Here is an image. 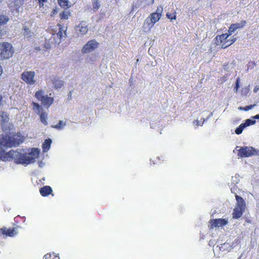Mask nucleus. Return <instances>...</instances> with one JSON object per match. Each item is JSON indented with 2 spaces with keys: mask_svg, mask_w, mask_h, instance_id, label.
<instances>
[{
  "mask_svg": "<svg viewBox=\"0 0 259 259\" xmlns=\"http://www.w3.org/2000/svg\"><path fill=\"white\" fill-rule=\"evenodd\" d=\"M14 50L12 45L9 42L0 43V59L7 60L12 57Z\"/></svg>",
  "mask_w": 259,
  "mask_h": 259,
  "instance_id": "7ed1b4c3",
  "label": "nucleus"
},
{
  "mask_svg": "<svg viewBox=\"0 0 259 259\" xmlns=\"http://www.w3.org/2000/svg\"><path fill=\"white\" fill-rule=\"evenodd\" d=\"M167 18L172 21V20H175L176 19V15L175 14H172L169 13H166V15Z\"/></svg>",
  "mask_w": 259,
  "mask_h": 259,
  "instance_id": "473e14b6",
  "label": "nucleus"
},
{
  "mask_svg": "<svg viewBox=\"0 0 259 259\" xmlns=\"http://www.w3.org/2000/svg\"><path fill=\"white\" fill-rule=\"evenodd\" d=\"M32 106H33V107H32L33 110L37 114H39L40 113V109H41L40 106L38 103H34V102H33L32 103Z\"/></svg>",
  "mask_w": 259,
  "mask_h": 259,
  "instance_id": "cd10ccee",
  "label": "nucleus"
},
{
  "mask_svg": "<svg viewBox=\"0 0 259 259\" xmlns=\"http://www.w3.org/2000/svg\"><path fill=\"white\" fill-rule=\"evenodd\" d=\"M153 25L154 24L150 21V19L149 18H147L143 24V29L144 31L147 32L150 31Z\"/></svg>",
  "mask_w": 259,
  "mask_h": 259,
  "instance_id": "6ab92c4d",
  "label": "nucleus"
},
{
  "mask_svg": "<svg viewBox=\"0 0 259 259\" xmlns=\"http://www.w3.org/2000/svg\"><path fill=\"white\" fill-rule=\"evenodd\" d=\"M253 91L256 92L257 91V89L254 88Z\"/></svg>",
  "mask_w": 259,
  "mask_h": 259,
  "instance_id": "de8ad7c7",
  "label": "nucleus"
},
{
  "mask_svg": "<svg viewBox=\"0 0 259 259\" xmlns=\"http://www.w3.org/2000/svg\"><path fill=\"white\" fill-rule=\"evenodd\" d=\"M229 39H230L231 40H234V42H235V41H236V37H235L234 36L232 37H232H231V38H230Z\"/></svg>",
  "mask_w": 259,
  "mask_h": 259,
  "instance_id": "79ce46f5",
  "label": "nucleus"
},
{
  "mask_svg": "<svg viewBox=\"0 0 259 259\" xmlns=\"http://www.w3.org/2000/svg\"><path fill=\"white\" fill-rule=\"evenodd\" d=\"M2 72H3L2 67L0 65V75L2 74Z\"/></svg>",
  "mask_w": 259,
  "mask_h": 259,
  "instance_id": "37998d69",
  "label": "nucleus"
},
{
  "mask_svg": "<svg viewBox=\"0 0 259 259\" xmlns=\"http://www.w3.org/2000/svg\"><path fill=\"white\" fill-rule=\"evenodd\" d=\"M239 88V78H238L237 79V80H236V86L235 87V88L234 89V91L235 92H237Z\"/></svg>",
  "mask_w": 259,
  "mask_h": 259,
  "instance_id": "f704fd0d",
  "label": "nucleus"
},
{
  "mask_svg": "<svg viewBox=\"0 0 259 259\" xmlns=\"http://www.w3.org/2000/svg\"><path fill=\"white\" fill-rule=\"evenodd\" d=\"M9 20V19L7 16L0 14V25L6 24Z\"/></svg>",
  "mask_w": 259,
  "mask_h": 259,
  "instance_id": "c85d7f7f",
  "label": "nucleus"
},
{
  "mask_svg": "<svg viewBox=\"0 0 259 259\" xmlns=\"http://www.w3.org/2000/svg\"><path fill=\"white\" fill-rule=\"evenodd\" d=\"M255 123V120H253L250 119H247L245 120V122L241 123L236 130L235 133L237 135H240L242 133L243 130L249 125L254 124Z\"/></svg>",
  "mask_w": 259,
  "mask_h": 259,
  "instance_id": "9d476101",
  "label": "nucleus"
},
{
  "mask_svg": "<svg viewBox=\"0 0 259 259\" xmlns=\"http://www.w3.org/2000/svg\"><path fill=\"white\" fill-rule=\"evenodd\" d=\"M253 119H259V114H257L254 116L252 117Z\"/></svg>",
  "mask_w": 259,
  "mask_h": 259,
  "instance_id": "a19ab883",
  "label": "nucleus"
},
{
  "mask_svg": "<svg viewBox=\"0 0 259 259\" xmlns=\"http://www.w3.org/2000/svg\"><path fill=\"white\" fill-rule=\"evenodd\" d=\"M254 65V63H253V62H250V63H249V66H252V65Z\"/></svg>",
  "mask_w": 259,
  "mask_h": 259,
  "instance_id": "c03bdc74",
  "label": "nucleus"
},
{
  "mask_svg": "<svg viewBox=\"0 0 259 259\" xmlns=\"http://www.w3.org/2000/svg\"><path fill=\"white\" fill-rule=\"evenodd\" d=\"M236 199L237 202V206H236V207L245 209V202H244L243 199L238 195H236Z\"/></svg>",
  "mask_w": 259,
  "mask_h": 259,
  "instance_id": "4be33fe9",
  "label": "nucleus"
},
{
  "mask_svg": "<svg viewBox=\"0 0 259 259\" xmlns=\"http://www.w3.org/2000/svg\"><path fill=\"white\" fill-rule=\"evenodd\" d=\"M234 42V40H231L230 39L227 38V40L222 45V48H226L230 46Z\"/></svg>",
  "mask_w": 259,
  "mask_h": 259,
  "instance_id": "7c9ffc66",
  "label": "nucleus"
},
{
  "mask_svg": "<svg viewBox=\"0 0 259 259\" xmlns=\"http://www.w3.org/2000/svg\"><path fill=\"white\" fill-rule=\"evenodd\" d=\"M212 116V113L209 114V116L207 117V119L209 118L210 117Z\"/></svg>",
  "mask_w": 259,
  "mask_h": 259,
  "instance_id": "a18cd8bd",
  "label": "nucleus"
},
{
  "mask_svg": "<svg viewBox=\"0 0 259 259\" xmlns=\"http://www.w3.org/2000/svg\"><path fill=\"white\" fill-rule=\"evenodd\" d=\"M241 27V25L239 23L232 24L229 28L228 33L230 35H231L232 33Z\"/></svg>",
  "mask_w": 259,
  "mask_h": 259,
  "instance_id": "393cba45",
  "label": "nucleus"
},
{
  "mask_svg": "<svg viewBox=\"0 0 259 259\" xmlns=\"http://www.w3.org/2000/svg\"><path fill=\"white\" fill-rule=\"evenodd\" d=\"M75 29L78 35H83L88 31V25L85 22L82 21L76 26Z\"/></svg>",
  "mask_w": 259,
  "mask_h": 259,
  "instance_id": "9b49d317",
  "label": "nucleus"
},
{
  "mask_svg": "<svg viewBox=\"0 0 259 259\" xmlns=\"http://www.w3.org/2000/svg\"><path fill=\"white\" fill-rule=\"evenodd\" d=\"M22 79L27 84L34 85L36 81L35 73L32 71H25L21 74Z\"/></svg>",
  "mask_w": 259,
  "mask_h": 259,
  "instance_id": "0eeeda50",
  "label": "nucleus"
},
{
  "mask_svg": "<svg viewBox=\"0 0 259 259\" xmlns=\"http://www.w3.org/2000/svg\"><path fill=\"white\" fill-rule=\"evenodd\" d=\"M52 140L50 139H46L42 145L44 152H47L50 148Z\"/></svg>",
  "mask_w": 259,
  "mask_h": 259,
  "instance_id": "5701e85b",
  "label": "nucleus"
},
{
  "mask_svg": "<svg viewBox=\"0 0 259 259\" xmlns=\"http://www.w3.org/2000/svg\"><path fill=\"white\" fill-rule=\"evenodd\" d=\"M58 27L57 30L52 33V36L49 40L51 44H59L62 38L66 37L65 27H62L60 25H58Z\"/></svg>",
  "mask_w": 259,
  "mask_h": 259,
  "instance_id": "423d86ee",
  "label": "nucleus"
},
{
  "mask_svg": "<svg viewBox=\"0 0 259 259\" xmlns=\"http://www.w3.org/2000/svg\"><path fill=\"white\" fill-rule=\"evenodd\" d=\"M48 83L51 87L59 89L64 85V81L57 77L53 76Z\"/></svg>",
  "mask_w": 259,
  "mask_h": 259,
  "instance_id": "1a4fd4ad",
  "label": "nucleus"
},
{
  "mask_svg": "<svg viewBox=\"0 0 259 259\" xmlns=\"http://www.w3.org/2000/svg\"><path fill=\"white\" fill-rule=\"evenodd\" d=\"M230 35L229 33L222 34L220 35H218L215 37L216 44L223 45V44L227 40Z\"/></svg>",
  "mask_w": 259,
  "mask_h": 259,
  "instance_id": "f3484780",
  "label": "nucleus"
},
{
  "mask_svg": "<svg viewBox=\"0 0 259 259\" xmlns=\"http://www.w3.org/2000/svg\"><path fill=\"white\" fill-rule=\"evenodd\" d=\"M255 106V104L246 106L243 108V110L246 111H248L249 110L252 109Z\"/></svg>",
  "mask_w": 259,
  "mask_h": 259,
  "instance_id": "c9c22d12",
  "label": "nucleus"
},
{
  "mask_svg": "<svg viewBox=\"0 0 259 259\" xmlns=\"http://www.w3.org/2000/svg\"><path fill=\"white\" fill-rule=\"evenodd\" d=\"M154 0H152V3H153V2H154Z\"/></svg>",
  "mask_w": 259,
  "mask_h": 259,
  "instance_id": "603ef678",
  "label": "nucleus"
},
{
  "mask_svg": "<svg viewBox=\"0 0 259 259\" xmlns=\"http://www.w3.org/2000/svg\"><path fill=\"white\" fill-rule=\"evenodd\" d=\"M245 93V91H243V90L242 91V94H243L244 93Z\"/></svg>",
  "mask_w": 259,
  "mask_h": 259,
  "instance_id": "3c124183",
  "label": "nucleus"
},
{
  "mask_svg": "<svg viewBox=\"0 0 259 259\" xmlns=\"http://www.w3.org/2000/svg\"><path fill=\"white\" fill-rule=\"evenodd\" d=\"M243 108H244V107H239L238 108V109H239V110H243Z\"/></svg>",
  "mask_w": 259,
  "mask_h": 259,
  "instance_id": "49530a36",
  "label": "nucleus"
},
{
  "mask_svg": "<svg viewBox=\"0 0 259 259\" xmlns=\"http://www.w3.org/2000/svg\"><path fill=\"white\" fill-rule=\"evenodd\" d=\"M38 165L40 167H42L45 166V163L42 161H40L38 162Z\"/></svg>",
  "mask_w": 259,
  "mask_h": 259,
  "instance_id": "ea45409f",
  "label": "nucleus"
},
{
  "mask_svg": "<svg viewBox=\"0 0 259 259\" xmlns=\"http://www.w3.org/2000/svg\"><path fill=\"white\" fill-rule=\"evenodd\" d=\"M204 121L205 119L204 118H202L200 120H196L194 121L193 123L195 125L202 126L203 124Z\"/></svg>",
  "mask_w": 259,
  "mask_h": 259,
  "instance_id": "2f4dec72",
  "label": "nucleus"
},
{
  "mask_svg": "<svg viewBox=\"0 0 259 259\" xmlns=\"http://www.w3.org/2000/svg\"><path fill=\"white\" fill-rule=\"evenodd\" d=\"M0 231L2 232L3 235H6L7 236L13 237L18 233L16 228L11 229H1Z\"/></svg>",
  "mask_w": 259,
  "mask_h": 259,
  "instance_id": "dca6fc26",
  "label": "nucleus"
},
{
  "mask_svg": "<svg viewBox=\"0 0 259 259\" xmlns=\"http://www.w3.org/2000/svg\"><path fill=\"white\" fill-rule=\"evenodd\" d=\"M40 119L41 122L45 125H47L48 124V114L46 112H44L42 113H40Z\"/></svg>",
  "mask_w": 259,
  "mask_h": 259,
  "instance_id": "a878e982",
  "label": "nucleus"
},
{
  "mask_svg": "<svg viewBox=\"0 0 259 259\" xmlns=\"http://www.w3.org/2000/svg\"><path fill=\"white\" fill-rule=\"evenodd\" d=\"M163 8L162 7H159L157 8L156 12L154 13L158 14L160 16H161V13H162Z\"/></svg>",
  "mask_w": 259,
  "mask_h": 259,
  "instance_id": "72a5a7b5",
  "label": "nucleus"
},
{
  "mask_svg": "<svg viewBox=\"0 0 259 259\" xmlns=\"http://www.w3.org/2000/svg\"><path fill=\"white\" fill-rule=\"evenodd\" d=\"M60 17L62 19H68V14L67 13H62L60 14Z\"/></svg>",
  "mask_w": 259,
  "mask_h": 259,
  "instance_id": "e433bc0d",
  "label": "nucleus"
},
{
  "mask_svg": "<svg viewBox=\"0 0 259 259\" xmlns=\"http://www.w3.org/2000/svg\"><path fill=\"white\" fill-rule=\"evenodd\" d=\"M98 44L95 39L91 40L83 47L81 52L84 54L92 52L98 48Z\"/></svg>",
  "mask_w": 259,
  "mask_h": 259,
  "instance_id": "6e6552de",
  "label": "nucleus"
},
{
  "mask_svg": "<svg viewBox=\"0 0 259 259\" xmlns=\"http://www.w3.org/2000/svg\"><path fill=\"white\" fill-rule=\"evenodd\" d=\"M210 223L211 228H213L226 225L228 223V220L224 219H213Z\"/></svg>",
  "mask_w": 259,
  "mask_h": 259,
  "instance_id": "4468645a",
  "label": "nucleus"
},
{
  "mask_svg": "<svg viewBox=\"0 0 259 259\" xmlns=\"http://www.w3.org/2000/svg\"><path fill=\"white\" fill-rule=\"evenodd\" d=\"M245 94H246V93H247V89H245Z\"/></svg>",
  "mask_w": 259,
  "mask_h": 259,
  "instance_id": "09e8293b",
  "label": "nucleus"
},
{
  "mask_svg": "<svg viewBox=\"0 0 259 259\" xmlns=\"http://www.w3.org/2000/svg\"><path fill=\"white\" fill-rule=\"evenodd\" d=\"M238 151L237 155L240 157H248L252 156L259 155V150L252 147H236Z\"/></svg>",
  "mask_w": 259,
  "mask_h": 259,
  "instance_id": "20e7f679",
  "label": "nucleus"
},
{
  "mask_svg": "<svg viewBox=\"0 0 259 259\" xmlns=\"http://www.w3.org/2000/svg\"><path fill=\"white\" fill-rule=\"evenodd\" d=\"M40 7H42L44 5V2H46L47 0H37Z\"/></svg>",
  "mask_w": 259,
  "mask_h": 259,
  "instance_id": "4c0bfd02",
  "label": "nucleus"
},
{
  "mask_svg": "<svg viewBox=\"0 0 259 259\" xmlns=\"http://www.w3.org/2000/svg\"><path fill=\"white\" fill-rule=\"evenodd\" d=\"M76 0H58L60 6L62 8L71 7L76 2Z\"/></svg>",
  "mask_w": 259,
  "mask_h": 259,
  "instance_id": "a211bd4d",
  "label": "nucleus"
},
{
  "mask_svg": "<svg viewBox=\"0 0 259 259\" xmlns=\"http://www.w3.org/2000/svg\"><path fill=\"white\" fill-rule=\"evenodd\" d=\"M92 6L93 10L97 11L101 7V4L98 0H93Z\"/></svg>",
  "mask_w": 259,
  "mask_h": 259,
  "instance_id": "bb28decb",
  "label": "nucleus"
},
{
  "mask_svg": "<svg viewBox=\"0 0 259 259\" xmlns=\"http://www.w3.org/2000/svg\"><path fill=\"white\" fill-rule=\"evenodd\" d=\"M13 152L14 150H11L8 152H5L4 150H0V159L4 161H10L13 160Z\"/></svg>",
  "mask_w": 259,
  "mask_h": 259,
  "instance_id": "f8f14e48",
  "label": "nucleus"
},
{
  "mask_svg": "<svg viewBox=\"0 0 259 259\" xmlns=\"http://www.w3.org/2000/svg\"><path fill=\"white\" fill-rule=\"evenodd\" d=\"M9 117L6 112H3L0 116V120L2 121V126L4 131L8 130V121L9 120Z\"/></svg>",
  "mask_w": 259,
  "mask_h": 259,
  "instance_id": "2eb2a0df",
  "label": "nucleus"
},
{
  "mask_svg": "<svg viewBox=\"0 0 259 259\" xmlns=\"http://www.w3.org/2000/svg\"><path fill=\"white\" fill-rule=\"evenodd\" d=\"M40 150L33 148L31 149H18L13 152V160L17 164L24 166L35 162L39 155Z\"/></svg>",
  "mask_w": 259,
  "mask_h": 259,
  "instance_id": "f257e3e1",
  "label": "nucleus"
},
{
  "mask_svg": "<svg viewBox=\"0 0 259 259\" xmlns=\"http://www.w3.org/2000/svg\"><path fill=\"white\" fill-rule=\"evenodd\" d=\"M66 125V122L62 120H60L59 123L53 127L58 130H62Z\"/></svg>",
  "mask_w": 259,
  "mask_h": 259,
  "instance_id": "c756f323",
  "label": "nucleus"
},
{
  "mask_svg": "<svg viewBox=\"0 0 259 259\" xmlns=\"http://www.w3.org/2000/svg\"><path fill=\"white\" fill-rule=\"evenodd\" d=\"M20 134L10 137L6 134L0 135V146L6 147H15L23 142Z\"/></svg>",
  "mask_w": 259,
  "mask_h": 259,
  "instance_id": "f03ea898",
  "label": "nucleus"
},
{
  "mask_svg": "<svg viewBox=\"0 0 259 259\" xmlns=\"http://www.w3.org/2000/svg\"><path fill=\"white\" fill-rule=\"evenodd\" d=\"M32 25L30 22H26L22 29L23 35L26 37H30L33 35V32L31 31Z\"/></svg>",
  "mask_w": 259,
  "mask_h": 259,
  "instance_id": "ddd939ff",
  "label": "nucleus"
},
{
  "mask_svg": "<svg viewBox=\"0 0 259 259\" xmlns=\"http://www.w3.org/2000/svg\"><path fill=\"white\" fill-rule=\"evenodd\" d=\"M244 210V209H243L236 207L233 210V218L235 219H238L240 218L242 216Z\"/></svg>",
  "mask_w": 259,
  "mask_h": 259,
  "instance_id": "412c9836",
  "label": "nucleus"
},
{
  "mask_svg": "<svg viewBox=\"0 0 259 259\" xmlns=\"http://www.w3.org/2000/svg\"><path fill=\"white\" fill-rule=\"evenodd\" d=\"M245 93V91H243V90L242 91V94H243L244 93Z\"/></svg>",
  "mask_w": 259,
  "mask_h": 259,
  "instance_id": "8fccbe9b",
  "label": "nucleus"
},
{
  "mask_svg": "<svg viewBox=\"0 0 259 259\" xmlns=\"http://www.w3.org/2000/svg\"><path fill=\"white\" fill-rule=\"evenodd\" d=\"M51 255L50 253H47L44 256V259H49L51 257Z\"/></svg>",
  "mask_w": 259,
  "mask_h": 259,
  "instance_id": "58836bf2",
  "label": "nucleus"
},
{
  "mask_svg": "<svg viewBox=\"0 0 259 259\" xmlns=\"http://www.w3.org/2000/svg\"><path fill=\"white\" fill-rule=\"evenodd\" d=\"M39 192L42 196H47L52 192V189L50 186H47L40 188Z\"/></svg>",
  "mask_w": 259,
  "mask_h": 259,
  "instance_id": "aec40b11",
  "label": "nucleus"
},
{
  "mask_svg": "<svg viewBox=\"0 0 259 259\" xmlns=\"http://www.w3.org/2000/svg\"><path fill=\"white\" fill-rule=\"evenodd\" d=\"M51 94H50V96L46 94L44 91L39 90L37 91L35 94V97L39 101H41L43 106L47 108L50 107L54 102V98L51 97Z\"/></svg>",
  "mask_w": 259,
  "mask_h": 259,
  "instance_id": "39448f33",
  "label": "nucleus"
},
{
  "mask_svg": "<svg viewBox=\"0 0 259 259\" xmlns=\"http://www.w3.org/2000/svg\"><path fill=\"white\" fill-rule=\"evenodd\" d=\"M161 16L156 13H153L151 14L150 16L147 18H149L150 21L154 24L156 22L159 21Z\"/></svg>",
  "mask_w": 259,
  "mask_h": 259,
  "instance_id": "b1692460",
  "label": "nucleus"
},
{
  "mask_svg": "<svg viewBox=\"0 0 259 259\" xmlns=\"http://www.w3.org/2000/svg\"><path fill=\"white\" fill-rule=\"evenodd\" d=\"M2 2V0H0V3Z\"/></svg>",
  "mask_w": 259,
  "mask_h": 259,
  "instance_id": "864d4df0",
  "label": "nucleus"
}]
</instances>
